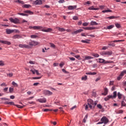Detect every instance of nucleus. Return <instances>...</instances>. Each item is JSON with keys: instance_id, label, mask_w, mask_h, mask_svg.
Returning a JSON list of instances; mask_svg holds the SVG:
<instances>
[{"instance_id": "1", "label": "nucleus", "mask_w": 126, "mask_h": 126, "mask_svg": "<svg viewBox=\"0 0 126 126\" xmlns=\"http://www.w3.org/2000/svg\"><path fill=\"white\" fill-rule=\"evenodd\" d=\"M29 28L30 29H33V30H39V31H42V32H51L53 31V30L51 28H48L47 29H45L43 28L42 26H34L33 27L30 26Z\"/></svg>"}, {"instance_id": "2", "label": "nucleus", "mask_w": 126, "mask_h": 126, "mask_svg": "<svg viewBox=\"0 0 126 126\" xmlns=\"http://www.w3.org/2000/svg\"><path fill=\"white\" fill-rule=\"evenodd\" d=\"M98 101H95L94 102L91 99H88V105H85V110H88V106L91 109L95 108V106L97 105Z\"/></svg>"}, {"instance_id": "3", "label": "nucleus", "mask_w": 126, "mask_h": 126, "mask_svg": "<svg viewBox=\"0 0 126 126\" xmlns=\"http://www.w3.org/2000/svg\"><path fill=\"white\" fill-rule=\"evenodd\" d=\"M113 54V52L112 51H101L100 52V55L101 56H112Z\"/></svg>"}, {"instance_id": "4", "label": "nucleus", "mask_w": 126, "mask_h": 126, "mask_svg": "<svg viewBox=\"0 0 126 126\" xmlns=\"http://www.w3.org/2000/svg\"><path fill=\"white\" fill-rule=\"evenodd\" d=\"M28 44L30 47H33V46H37V45H39V42L31 40L29 41V43H28Z\"/></svg>"}, {"instance_id": "5", "label": "nucleus", "mask_w": 126, "mask_h": 126, "mask_svg": "<svg viewBox=\"0 0 126 126\" xmlns=\"http://www.w3.org/2000/svg\"><path fill=\"white\" fill-rule=\"evenodd\" d=\"M100 63H114L113 61H106L103 59H99Z\"/></svg>"}, {"instance_id": "6", "label": "nucleus", "mask_w": 126, "mask_h": 126, "mask_svg": "<svg viewBox=\"0 0 126 126\" xmlns=\"http://www.w3.org/2000/svg\"><path fill=\"white\" fill-rule=\"evenodd\" d=\"M100 122H102V124L104 125H107L109 123V119H108L106 116H103L101 119Z\"/></svg>"}, {"instance_id": "7", "label": "nucleus", "mask_w": 126, "mask_h": 126, "mask_svg": "<svg viewBox=\"0 0 126 126\" xmlns=\"http://www.w3.org/2000/svg\"><path fill=\"white\" fill-rule=\"evenodd\" d=\"M125 74H126V70H124L122 71L118 77H117V80H121Z\"/></svg>"}, {"instance_id": "8", "label": "nucleus", "mask_w": 126, "mask_h": 126, "mask_svg": "<svg viewBox=\"0 0 126 126\" xmlns=\"http://www.w3.org/2000/svg\"><path fill=\"white\" fill-rule=\"evenodd\" d=\"M9 20L12 23H15V24H17V23H19V20L17 18L13 19L12 18H10L9 19Z\"/></svg>"}, {"instance_id": "9", "label": "nucleus", "mask_w": 126, "mask_h": 126, "mask_svg": "<svg viewBox=\"0 0 126 126\" xmlns=\"http://www.w3.org/2000/svg\"><path fill=\"white\" fill-rule=\"evenodd\" d=\"M37 102H39V103H46L47 102V99L46 98L44 97L42 98H39L36 100Z\"/></svg>"}, {"instance_id": "10", "label": "nucleus", "mask_w": 126, "mask_h": 126, "mask_svg": "<svg viewBox=\"0 0 126 126\" xmlns=\"http://www.w3.org/2000/svg\"><path fill=\"white\" fill-rule=\"evenodd\" d=\"M32 3L33 4H35V5L42 4V0H36L33 1Z\"/></svg>"}, {"instance_id": "11", "label": "nucleus", "mask_w": 126, "mask_h": 126, "mask_svg": "<svg viewBox=\"0 0 126 126\" xmlns=\"http://www.w3.org/2000/svg\"><path fill=\"white\" fill-rule=\"evenodd\" d=\"M19 47L20 48H26V49H29L30 48V46L27 44H19Z\"/></svg>"}, {"instance_id": "12", "label": "nucleus", "mask_w": 126, "mask_h": 126, "mask_svg": "<svg viewBox=\"0 0 126 126\" xmlns=\"http://www.w3.org/2000/svg\"><path fill=\"white\" fill-rule=\"evenodd\" d=\"M82 31H83V30L79 29L78 30L72 32V35H75L76 34H78V33H80V32H82Z\"/></svg>"}, {"instance_id": "13", "label": "nucleus", "mask_w": 126, "mask_h": 126, "mask_svg": "<svg viewBox=\"0 0 126 126\" xmlns=\"http://www.w3.org/2000/svg\"><path fill=\"white\" fill-rule=\"evenodd\" d=\"M83 29H84L85 30H95V29H96V28L93 27H86V28L83 27Z\"/></svg>"}, {"instance_id": "14", "label": "nucleus", "mask_w": 126, "mask_h": 126, "mask_svg": "<svg viewBox=\"0 0 126 126\" xmlns=\"http://www.w3.org/2000/svg\"><path fill=\"white\" fill-rule=\"evenodd\" d=\"M0 43H1L2 44H5L6 45H10L11 44L10 42L5 40H0Z\"/></svg>"}, {"instance_id": "15", "label": "nucleus", "mask_w": 126, "mask_h": 126, "mask_svg": "<svg viewBox=\"0 0 126 126\" xmlns=\"http://www.w3.org/2000/svg\"><path fill=\"white\" fill-rule=\"evenodd\" d=\"M13 39H21L22 36L19 34H16L12 36Z\"/></svg>"}, {"instance_id": "16", "label": "nucleus", "mask_w": 126, "mask_h": 126, "mask_svg": "<svg viewBox=\"0 0 126 126\" xmlns=\"http://www.w3.org/2000/svg\"><path fill=\"white\" fill-rule=\"evenodd\" d=\"M76 7H77V5H70L68 7V9H69V10H72V9H75Z\"/></svg>"}, {"instance_id": "17", "label": "nucleus", "mask_w": 126, "mask_h": 126, "mask_svg": "<svg viewBox=\"0 0 126 126\" xmlns=\"http://www.w3.org/2000/svg\"><path fill=\"white\" fill-rule=\"evenodd\" d=\"M88 9L89 10H99L100 9V8H94V6H92L91 7H89Z\"/></svg>"}, {"instance_id": "18", "label": "nucleus", "mask_w": 126, "mask_h": 126, "mask_svg": "<svg viewBox=\"0 0 126 126\" xmlns=\"http://www.w3.org/2000/svg\"><path fill=\"white\" fill-rule=\"evenodd\" d=\"M13 32H14V30L7 29L6 30V32L8 34H11V33H13Z\"/></svg>"}, {"instance_id": "19", "label": "nucleus", "mask_w": 126, "mask_h": 126, "mask_svg": "<svg viewBox=\"0 0 126 126\" xmlns=\"http://www.w3.org/2000/svg\"><path fill=\"white\" fill-rule=\"evenodd\" d=\"M109 90H108V89L107 88H104V93H102V95H107V94H108V92Z\"/></svg>"}, {"instance_id": "20", "label": "nucleus", "mask_w": 126, "mask_h": 126, "mask_svg": "<svg viewBox=\"0 0 126 126\" xmlns=\"http://www.w3.org/2000/svg\"><path fill=\"white\" fill-rule=\"evenodd\" d=\"M110 99H112V95H108L107 97L104 98L105 101H109Z\"/></svg>"}, {"instance_id": "21", "label": "nucleus", "mask_w": 126, "mask_h": 126, "mask_svg": "<svg viewBox=\"0 0 126 126\" xmlns=\"http://www.w3.org/2000/svg\"><path fill=\"white\" fill-rule=\"evenodd\" d=\"M86 74H87L88 75H95L97 74V73L94 72H87L86 73Z\"/></svg>"}, {"instance_id": "22", "label": "nucleus", "mask_w": 126, "mask_h": 126, "mask_svg": "<svg viewBox=\"0 0 126 126\" xmlns=\"http://www.w3.org/2000/svg\"><path fill=\"white\" fill-rule=\"evenodd\" d=\"M91 25L92 26H93L94 25H98V23H97L95 21H92L91 22Z\"/></svg>"}, {"instance_id": "23", "label": "nucleus", "mask_w": 126, "mask_h": 126, "mask_svg": "<svg viewBox=\"0 0 126 126\" xmlns=\"http://www.w3.org/2000/svg\"><path fill=\"white\" fill-rule=\"evenodd\" d=\"M93 59V57H91V56H85V60H91Z\"/></svg>"}, {"instance_id": "24", "label": "nucleus", "mask_w": 126, "mask_h": 126, "mask_svg": "<svg viewBox=\"0 0 126 126\" xmlns=\"http://www.w3.org/2000/svg\"><path fill=\"white\" fill-rule=\"evenodd\" d=\"M118 17L114 16H111L110 17H107V19H116V18H118Z\"/></svg>"}, {"instance_id": "25", "label": "nucleus", "mask_w": 126, "mask_h": 126, "mask_svg": "<svg viewBox=\"0 0 126 126\" xmlns=\"http://www.w3.org/2000/svg\"><path fill=\"white\" fill-rule=\"evenodd\" d=\"M117 97V92H114L113 93V95H112L111 99H113L114 98H116Z\"/></svg>"}, {"instance_id": "26", "label": "nucleus", "mask_w": 126, "mask_h": 126, "mask_svg": "<svg viewBox=\"0 0 126 126\" xmlns=\"http://www.w3.org/2000/svg\"><path fill=\"white\" fill-rule=\"evenodd\" d=\"M12 85L14 86V87H18V84L17 83H15V82L13 81L12 82Z\"/></svg>"}, {"instance_id": "27", "label": "nucleus", "mask_w": 126, "mask_h": 126, "mask_svg": "<svg viewBox=\"0 0 126 126\" xmlns=\"http://www.w3.org/2000/svg\"><path fill=\"white\" fill-rule=\"evenodd\" d=\"M45 92L47 95H52L53 94V93L49 91H45Z\"/></svg>"}, {"instance_id": "28", "label": "nucleus", "mask_w": 126, "mask_h": 126, "mask_svg": "<svg viewBox=\"0 0 126 126\" xmlns=\"http://www.w3.org/2000/svg\"><path fill=\"white\" fill-rule=\"evenodd\" d=\"M59 31H60V32H64V31H65V29H63V28H61L58 27V28Z\"/></svg>"}, {"instance_id": "29", "label": "nucleus", "mask_w": 126, "mask_h": 126, "mask_svg": "<svg viewBox=\"0 0 126 126\" xmlns=\"http://www.w3.org/2000/svg\"><path fill=\"white\" fill-rule=\"evenodd\" d=\"M115 26L117 27V28L120 29L122 28V26H121V24L119 23L115 24Z\"/></svg>"}, {"instance_id": "30", "label": "nucleus", "mask_w": 126, "mask_h": 126, "mask_svg": "<svg viewBox=\"0 0 126 126\" xmlns=\"http://www.w3.org/2000/svg\"><path fill=\"white\" fill-rule=\"evenodd\" d=\"M30 7H31V5L29 4H25L23 6V7H25V8H29Z\"/></svg>"}, {"instance_id": "31", "label": "nucleus", "mask_w": 126, "mask_h": 126, "mask_svg": "<svg viewBox=\"0 0 126 126\" xmlns=\"http://www.w3.org/2000/svg\"><path fill=\"white\" fill-rule=\"evenodd\" d=\"M92 55L93 57H94V58H99V54H98L93 53Z\"/></svg>"}, {"instance_id": "32", "label": "nucleus", "mask_w": 126, "mask_h": 126, "mask_svg": "<svg viewBox=\"0 0 126 126\" xmlns=\"http://www.w3.org/2000/svg\"><path fill=\"white\" fill-rule=\"evenodd\" d=\"M18 14H19V15H22V16H28L27 14H24L23 13H19Z\"/></svg>"}, {"instance_id": "33", "label": "nucleus", "mask_w": 126, "mask_h": 126, "mask_svg": "<svg viewBox=\"0 0 126 126\" xmlns=\"http://www.w3.org/2000/svg\"><path fill=\"white\" fill-rule=\"evenodd\" d=\"M119 42H124V40H114L113 41H111V43H118Z\"/></svg>"}, {"instance_id": "34", "label": "nucleus", "mask_w": 126, "mask_h": 126, "mask_svg": "<svg viewBox=\"0 0 126 126\" xmlns=\"http://www.w3.org/2000/svg\"><path fill=\"white\" fill-rule=\"evenodd\" d=\"M87 118H88V115H86L83 119L84 123H86V121L87 120Z\"/></svg>"}, {"instance_id": "35", "label": "nucleus", "mask_w": 126, "mask_h": 126, "mask_svg": "<svg viewBox=\"0 0 126 126\" xmlns=\"http://www.w3.org/2000/svg\"><path fill=\"white\" fill-rule=\"evenodd\" d=\"M25 13H29L30 14H33V12H31L30 10H26L24 11Z\"/></svg>"}, {"instance_id": "36", "label": "nucleus", "mask_w": 126, "mask_h": 126, "mask_svg": "<svg viewBox=\"0 0 126 126\" xmlns=\"http://www.w3.org/2000/svg\"><path fill=\"white\" fill-rule=\"evenodd\" d=\"M102 12L103 13H105V12H112V10H110V9H108V10H104L102 11Z\"/></svg>"}, {"instance_id": "37", "label": "nucleus", "mask_w": 126, "mask_h": 126, "mask_svg": "<svg viewBox=\"0 0 126 126\" xmlns=\"http://www.w3.org/2000/svg\"><path fill=\"white\" fill-rule=\"evenodd\" d=\"M6 104H7L8 105H14V102L12 101L7 102H6Z\"/></svg>"}, {"instance_id": "38", "label": "nucleus", "mask_w": 126, "mask_h": 126, "mask_svg": "<svg viewBox=\"0 0 126 126\" xmlns=\"http://www.w3.org/2000/svg\"><path fill=\"white\" fill-rule=\"evenodd\" d=\"M50 47H51V48H53L54 49L56 48V45H55L54 43H50Z\"/></svg>"}, {"instance_id": "39", "label": "nucleus", "mask_w": 126, "mask_h": 126, "mask_svg": "<svg viewBox=\"0 0 126 126\" xmlns=\"http://www.w3.org/2000/svg\"><path fill=\"white\" fill-rule=\"evenodd\" d=\"M112 28H114V26L113 25H110L107 27V29L108 30L112 29Z\"/></svg>"}, {"instance_id": "40", "label": "nucleus", "mask_w": 126, "mask_h": 126, "mask_svg": "<svg viewBox=\"0 0 126 126\" xmlns=\"http://www.w3.org/2000/svg\"><path fill=\"white\" fill-rule=\"evenodd\" d=\"M122 94L120 93H118V97L119 98V99H122Z\"/></svg>"}, {"instance_id": "41", "label": "nucleus", "mask_w": 126, "mask_h": 126, "mask_svg": "<svg viewBox=\"0 0 126 126\" xmlns=\"http://www.w3.org/2000/svg\"><path fill=\"white\" fill-rule=\"evenodd\" d=\"M82 80H87V76L86 75H85L84 77H82L81 78Z\"/></svg>"}, {"instance_id": "42", "label": "nucleus", "mask_w": 126, "mask_h": 126, "mask_svg": "<svg viewBox=\"0 0 126 126\" xmlns=\"http://www.w3.org/2000/svg\"><path fill=\"white\" fill-rule=\"evenodd\" d=\"M29 63H30V64H35V61H30Z\"/></svg>"}, {"instance_id": "43", "label": "nucleus", "mask_w": 126, "mask_h": 126, "mask_svg": "<svg viewBox=\"0 0 126 126\" xmlns=\"http://www.w3.org/2000/svg\"><path fill=\"white\" fill-rule=\"evenodd\" d=\"M82 43H86V44H88L89 43V40H81Z\"/></svg>"}, {"instance_id": "44", "label": "nucleus", "mask_w": 126, "mask_h": 126, "mask_svg": "<svg viewBox=\"0 0 126 126\" xmlns=\"http://www.w3.org/2000/svg\"><path fill=\"white\" fill-rule=\"evenodd\" d=\"M14 89L12 87H10L9 88V92L10 93H12V92H13Z\"/></svg>"}, {"instance_id": "45", "label": "nucleus", "mask_w": 126, "mask_h": 126, "mask_svg": "<svg viewBox=\"0 0 126 126\" xmlns=\"http://www.w3.org/2000/svg\"><path fill=\"white\" fill-rule=\"evenodd\" d=\"M61 67H63V65H64V63L63 62H61L59 64Z\"/></svg>"}, {"instance_id": "46", "label": "nucleus", "mask_w": 126, "mask_h": 126, "mask_svg": "<svg viewBox=\"0 0 126 126\" xmlns=\"http://www.w3.org/2000/svg\"><path fill=\"white\" fill-rule=\"evenodd\" d=\"M36 69H31V71L32 72L33 74H35L36 73Z\"/></svg>"}, {"instance_id": "47", "label": "nucleus", "mask_w": 126, "mask_h": 126, "mask_svg": "<svg viewBox=\"0 0 126 126\" xmlns=\"http://www.w3.org/2000/svg\"><path fill=\"white\" fill-rule=\"evenodd\" d=\"M88 24H89V23L87 22H85L83 23V26H88Z\"/></svg>"}, {"instance_id": "48", "label": "nucleus", "mask_w": 126, "mask_h": 126, "mask_svg": "<svg viewBox=\"0 0 126 126\" xmlns=\"http://www.w3.org/2000/svg\"><path fill=\"white\" fill-rule=\"evenodd\" d=\"M85 5H86V4H91V1H87V2H85V3L84 4Z\"/></svg>"}, {"instance_id": "49", "label": "nucleus", "mask_w": 126, "mask_h": 126, "mask_svg": "<svg viewBox=\"0 0 126 126\" xmlns=\"http://www.w3.org/2000/svg\"><path fill=\"white\" fill-rule=\"evenodd\" d=\"M17 108H19L20 109H22L23 108V106L19 105H16Z\"/></svg>"}, {"instance_id": "50", "label": "nucleus", "mask_w": 126, "mask_h": 126, "mask_svg": "<svg viewBox=\"0 0 126 126\" xmlns=\"http://www.w3.org/2000/svg\"><path fill=\"white\" fill-rule=\"evenodd\" d=\"M4 65V63L3 61H0V66H3Z\"/></svg>"}, {"instance_id": "51", "label": "nucleus", "mask_w": 126, "mask_h": 126, "mask_svg": "<svg viewBox=\"0 0 126 126\" xmlns=\"http://www.w3.org/2000/svg\"><path fill=\"white\" fill-rule=\"evenodd\" d=\"M36 37H37V36L36 35H34V34L33 35H32L31 36V37L32 38H33V39L36 38Z\"/></svg>"}, {"instance_id": "52", "label": "nucleus", "mask_w": 126, "mask_h": 126, "mask_svg": "<svg viewBox=\"0 0 126 126\" xmlns=\"http://www.w3.org/2000/svg\"><path fill=\"white\" fill-rule=\"evenodd\" d=\"M8 76L9 77H12V76L13 75V73H9V74H7Z\"/></svg>"}, {"instance_id": "53", "label": "nucleus", "mask_w": 126, "mask_h": 126, "mask_svg": "<svg viewBox=\"0 0 126 126\" xmlns=\"http://www.w3.org/2000/svg\"><path fill=\"white\" fill-rule=\"evenodd\" d=\"M118 114H123L124 113V111L123 110H120L118 111Z\"/></svg>"}, {"instance_id": "54", "label": "nucleus", "mask_w": 126, "mask_h": 126, "mask_svg": "<svg viewBox=\"0 0 126 126\" xmlns=\"http://www.w3.org/2000/svg\"><path fill=\"white\" fill-rule=\"evenodd\" d=\"M32 78V79H40L41 77H33Z\"/></svg>"}, {"instance_id": "55", "label": "nucleus", "mask_w": 126, "mask_h": 126, "mask_svg": "<svg viewBox=\"0 0 126 126\" xmlns=\"http://www.w3.org/2000/svg\"><path fill=\"white\" fill-rule=\"evenodd\" d=\"M108 46H112V47H115L116 45L115 43H108Z\"/></svg>"}, {"instance_id": "56", "label": "nucleus", "mask_w": 126, "mask_h": 126, "mask_svg": "<svg viewBox=\"0 0 126 126\" xmlns=\"http://www.w3.org/2000/svg\"><path fill=\"white\" fill-rule=\"evenodd\" d=\"M73 20H77L78 19V17L75 16L73 17Z\"/></svg>"}, {"instance_id": "57", "label": "nucleus", "mask_w": 126, "mask_h": 126, "mask_svg": "<svg viewBox=\"0 0 126 126\" xmlns=\"http://www.w3.org/2000/svg\"><path fill=\"white\" fill-rule=\"evenodd\" d=\"M126 102H125V101H122V106H123L124 107L126 106Z\"/></svg>"}, {"instance_id": "58", "label": "nucleus", "mask_w": 126, "mask_h": 126, "mask_svg": "<svg viewBox=\"0 0 126 126\" xmlns=\"http://www.w3.org/2000/svg\"><path fill=\"white\" fill-rule=\"evenodd\" d=\"M19 3H20L21 4H24V2L23 1H21L20 0H18Z\"/></svg>"}, {"instance_id": "59", "label": "nucleus", "mask_w": 126, "mask_h": 126, "mask_svg": "<svg viewBox=\"0 0 126 126\" xmlns=\"http://www.w3.org/2000/svg\"><path fill=\"white\" fill-rule=\"evenodd\" d=\"M42 111H43V112H48L49 111H52V110H50V109H43Z\"/></svg>"}, {"instance_id": "60", "label": "nucleus", "mask_w": 126, "mask_h": 126, "mask_svg": "<svg viewBox=\"0 0 126 126\" xmlns=\"http://www.w3.org/2000/svg\"><path fill=\"white\" fill-rule=\"evenodd\" d=\"M97 107L98 109H102V105L101 104H97Z\"/></svg>"}, {"instance_id": "61", "label": "nucleus", "mask_w": 126, "mask_h": 126, "mask_svg": "<svg viewBox=\"0 0 126 126\" xmlns=\"http://www.w3.org/2000/svg\"><path fill=\"white\" fill-rule=\"evenodd\" d=\"M99 8H100V9H104V8H105V6H104V5H100L99 6Z\"/></svg>"}, {"instance_id": "62", "label": "nucleus", "mask_w": 126, "mask_h": 126, "mask_svg": "<svg viewBox=\"0 0 126 126\" xmlns=\"http://www.w3.org/2000/svg\"><path fill=\"white\" fill-rule=\"evenodd\" d=\"M0 86H1V87H3V86H6V84H5V83H3L2 84H0Z\"/></svg>"}, {"instance_id": "63", "label": "nucleus", "mask_w": 126, "mask_h": 126, "mask_svg": "<svg viewBox=\"0 0 126 126\" xmlns=\"http://www.w3.org/2000/svg\"><path fill=\"white\" fill-rule=\"evenodd\" d=\"M58 2L59 3H63V2H64V0H60Z\"/></svg>"}, {"instance_id": "64", "label": "nucleus", "mask_w": 126, "mask_h": 126, "mask_svg": "<svg viewBox=\"0 0 126 126\" xmlns=\"http://www.w3.org/2000/svg\"><path fill=\"white\" fill-rule=\"evenodd\" d=\"M108 47L107 46H104L103 47H102V50H107V49H108Z\"/></svg>"}]
</instances>
